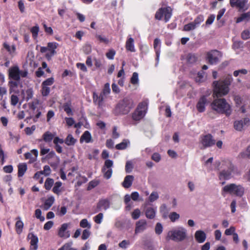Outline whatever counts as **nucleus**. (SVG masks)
Listing matches in <instances>:
<instances>
[{
  "label": "nucleus",
  "instance_id": "1",
  "mask_svg": "<svg viewBox=\"0 0 250 250\" xmlns=\"http://www.w3.org/2000/svg\"><path fill=\"white\" fill-rule=\"evenodd\" d=\"M232 80L231 75H229L226 76L224 80L213 82V97L219 98L226 95L229 91V86Z\"/></svg>",
  "mask_w": 250,
  "mask_h": 250
},
{
  "label": "nucleus",
  "instance_id": "2",
  "mask_svg": "<svg viewBox=\"0 0 250 250\" xmlns=\"http://www.w3.org/2000/svg\"><path fill=\"white\" fill-rule=\"evenodd\" d=\"M211 109L219 114H225L229 116L231 112L229 104L224 98L215 99L210 104Z\"/></svg>",
  "mask_w": 250,
  "mask_h": 250
},
{
  "label": "nucleus",
  "instance_id": "3",
  "mask_svg": "<svg viewBox=\"0 0 250 250\" xmlns=\"http://www.w3.org/2000/svg\"><path fill=\"white\" fill-rule=\"evenodd\" d=\"M134 105V102L131 99L125 98L118 104L115 111L117 114H126Z\"/></svg>",
  "mask_w": 250,
  "mask_h": 250
},
{
  "label": "nucleus",
  "instance_id": "4",
  "mask_svg": "<svg viewBox=\"0 0 250 250\" xmlns=\"http://www.w3.org/2000/svg\"><path fill=\"white\" fill-rule=\"evenodd\" d=\"M147 109V102L140 103L135 110L132 114V119L135 121H139L145 116Z\"/></svg>",
  "mask_w": 250,
  "mask_h": 250
},
{
  "label": "nucleus",
  "instance_id": "5",
  "mask_svg": "<svg viewBox=\"0 0 250 250\" xmlns=\"http://www.w3.org/2000/svg\"><path fill=\"white\" fill-rule=\"evenodd\" d=\"M187 236V230L180 227L174 230L170 231L167 234V238L176 241H181L184 240Z\"/></svg>",
  "mask_w": 250,
  "mask_h": 250
},
{
  "label": "nucleus",
  "instance_id": "6",
  "mask_svg": "<svg viewBox=\"0 0 250 250\" xmlns=\"http://www.w3.org/2000/svg\"><path fill=\"white\" fill-rule=\"evenodd\" d=\"M223 191L226 193L242 196L244 193V188L240 185L230 184L223 187Z\"/></svg>",
  "mask_w": 250,
  "mask_h": 250
},
{
  "label": "nucleus",
  "instance_id": "7",
  "mask_svg": "<svg viewBox=\"0 0 250 250\" xmlns=\"http://www.w3.org/2000/svg\"><path fill=\"white\" fill-rule=\"evenodd\" d=\"M199 142L201 145V148L205 149L214 146L216 141L210 134H207L200 136Z\"/></svg>",
  "mask_w": 250,
  "mask_h": 250
},
{
  "label": "nucleus",
  "instance_id": "8",
  "mask_svg": "<svg viewBox=\"0 0 250 250\" xmlns=\"http://www.w3.org/2000/svg\"><path fill=\"white\" fill-rule=\"evenodd\" d=\"M172 15V9L170 7L160 8L156 13L155 18L158 20H162L163 16L165 21L167 22Z\"/></svg>",
  "mask_w": 250,
  "mask_h": 250
},
{
  "label": "nucleus",
  "instance_id": "9",
  "mask_svg": "<svg viewBox=\"0 0 250 250\" xmlns=\"http://www.w3.org/2000/svg\"><path fill=\"white\" fill-rule=\"evenodd\" d=\"M113 165V162L109 159L105 160L104 166L102 168V172L104 174V176L106 179H109L111 178L112 174V169L111 168Z\"/></svg>",
  "mask_w": 250,
  "mask_h": 250
},
{
  "label": "nucleus",
  "instance_id": "10",
  "mask_svg": "<svg viewBox=\"0 0 250 250\" xmlns=\"http://www.w3.org/2000/svg\"><path fill=\"white\" fill-rule=\"evenodd\" d=\"M221 57V53L216 50H211L207 53V59L211 64L216 63Z\"/></svg>",
  "mask_w": 250,
  "mask_h": 250
},
{
  "label": "nucleus",
  "instance_id": "11",
  "mask_svg": "<svg viewBox=\"0 0 250 250\" xmlns=\"http://www.w3.org/2000/svg\"><path fill=\"white\" fill-rule=\"evenodd\" d=\"M248 0H229V4L232 7L238 8L240 10L248 9Z\"/></svg>",
  "mask_w": 250,
  "mask_h": 250
},
{
  "label": "nucleus",
  "instance_id": "12",
  "mask_svg": "<svg viewBox=\"0 0 250 250\" xmlns=\"http://www.w3.org/2000/svg\"><path fill=\"white\" fill-rule=\"evenodd\" d=\"M148 203H145L142 205V207L144 208V210L145 212L146 218L152 219L155 217L157 208L152 207H148Z\"/></svg>",
  "mask_w": 250,
  "mask_h": 250
},
{
  "label": "nucleus",
  "instance_id": "13",
  "mask_svg": "<svg viewBox=\"0 0 250 250\" xmlns=\"http://www.w3.org/2000/svg\"><path fill=\"white\" fill-rule=\"evenodd\" d=\"M250 124V119L248 118H245L242 120L234 122V127L237 131H241L247 127Z\"/></svg>",
  "mask_w": 250,
  "mask_h": 250
},
{
  "label": "nucleus",
  "instance_id": "14",
  "mask_svg": "<svg viewBox=\"0 0 250 250\" xmlns=\"http://www.w3.org/2000/svg\"><path fill=\"white\" fill-rule=\"evenodd\" d=\"M234 169V166L231 164H229L227 170H223L220 172L219 179L220 180H229L230 179L231 174L233 172Z\"/></svg>",
  "mask_w": 250,
  "mask_h": 250
},
{
  "label": "nucleus",
  "instance_id": "15",
  "mask_svg": "<svg viewBox=\"0 0 250 250\" xmlns=\"http://www.w3.org/2000/svg\"><path fill=\"white\" fill-rule=\"evenodd\" d=\"M58 43L57 42H48L47 44L48 52L45 54V57L48 60H50L52 56L56 53L55 49L57 48Z\"/></svg>",
  "mask_w": 250,
  "mask_h": 250
},
{
  "label": "nucleus",
  "instance_id": "16",
  "mask_svg": "<svg viewBox=\"0 0 250 250\" xmlns=\"http://www.w3.org/2000/svg\"><path fill=\"white\" fill-rule=\"evenodd\" d=\"M68 227V224L67 223H64L62 225L58 230V235L59 237L64 239L70 237V232L67 230Z\"/></svg>",
  "mask_w": 250,
  "mask_h": 250
},
{
  "label": "nucleus",
  "instance_id": "17",
  "mask_svg": "<svg viewBox=\"0 0 250 250\" xmlns=\"http://www.w3.org/2000/svg\"><path fill=\"white\" fill-rule=\"evenodd\" d=\"M208 101L205 96H202L196 104V108L199 112H203L206 109V105L208 104Z\"/></svg>",
  "mask_w": 250,
  "mask_h": 250
},
{
  "label": "nucleus",
  "instance_id": "18",
  "mask_svg": "<svg viewBox=\"0 0 250 250\" xmlns=\"http://www.w3.org/2000/svg\"><path fill=\"white\" fill-rule=\"evenodd\" d=\"M20 70L18 66H14L9 69V76L14 80L19 81L20 80Z\"/></svg>",
  "mask_w": 250,
  "mask_h": 250
},
{
  "label": "nucleus",
  "instance_id": "19",
  "mask_svg": "<svg viewBox=\"0 0 250 250\" xmlns=\"http://www.w3.org/2000/svg\"><path fill=\"white\" fill-rule=\"evenodd\" d=\"M27 238L30 240V249L37 250L39 241L38 237L33 233L31 232L28 234Z\"/></svg>",
  "mask_w": 250,
  "mask_h": 250
},
{
  "label": "nucleus",
  "instance_id": "20",
  "mask_svg": "<svg viewBox=\"0 0 250 250\" xmlns=\"http://www.w3.org/2000/svg\"><path fill=\"white\" fill-rule=\"evenodd\" d=\"M147 225L145 220H140L136 224L135 233L142 232L147 229Z\"/></svg>",
  "mask_w": 250,
  "mask_h": 250
},
{
  "label": "nucleus",
  "instance_id": "21",
  "mask_svg": "<svg viewBox=\"0 0 250 250\" xmlns=\"http://www.w3.org/2000/svg\"><path fill=\"white\" fill-rule=\"evenodd\" d=\"M126 49L131 52H135L134 39L130 36L128 37L125 43Z\"/></svg>",
  "mask_w": 250,
  "mask_h": 250
},
{
  "label": "nucleus",
  "instance_id": "22",
  "mask_svg": "<svg viewBox=\"0 0 250 250\" xmlns=\"http://www.w3.org/2000/svg\"><path fill=\"white\" fill-rule=\"evenodd\" d=\"M195 238L198 243H203L206 240V234L203 230H197L195 233Z\"/></svg>",
  "mask_w": 250,
  "mask_h": 250
},
{
  "label": "nucleus",
  "instance_id": "23",
  "mask_svg": "<svg viewBox=\"0 0 250 250\" xmlns=\"http://www.w3.org/2000/svg\"><path fill=\"white\" fill-rule=\"evenodd\" d=\"M133 180V176L130 175L126 176L122 183L123 187L125 188H130L132 184Z\"/></svg>",
  "mask_w": 250,
  "mask_h": 250
},
{
  "label": "nucleus",
  "instance_id": "24",
  "mask_svg": "<svg viewBox=\"0 0 250 250\" xmlns=\"http://www.w3.org/2000/svg\"><path fill=\"white\" fill-rule=\"evenodd\" d=\"M106 96V95H104L102 93L99 96H98L95 93H94L93 101L96 104H98L99 106H100L102 105L103 102Z\"/></svg>",
  "mask_w": 250,
  "mask_h": 250
},
{
  "label": "nucleus",
  "instance_id": "25",
  "mask_svg": "<svg viewBox=\"0 0 250 250\" xmlns=\"http://www.w3.org/2000/svg\"><path fill=\"white\" fill-rule=\"evenodd\" d=\"M109 201L107 199H105L101 200L97 205V208L99 209H104V210H106L109 208Z\"/></svg>",
  "mask_w": 250,
  "mask_h": 250
},
{
  "label": "nucleus",
  "instance_id": "26",
  "mask_svg": "<svg viewBox=\"0 0 250 250\" xmlns=\"http://www.w3.org/2000/svg\"><path fill=\"white\" fill-rule=\"evenodd\" d=\"M160 213L164 218H167L170 209L167 206L163 204L160 207Z\"/></svg>",
  "mask_w": 250,
  "mask_h": 250
},
{
  "label": "nucleus",
  "instance_id": "27",
  "mask_svg": "<svg viewBox=\"0 0 250 250\" xmlns=\"http://www.w3.org/2000/svg\"><path fill=\"white\" fill-rule=\"evenodd\" d=\"M250 21V11L242 14L237 19L236 22L239 23L242 21Z\"/></svg>",
  "mask_w": 250,
  "mask_h": 250
},
{
  "label": "nucleus",
  "instance_id": "28",
  "mask_svg": "<svg viewBox=\"0 0 250 250\" xmlns=\"http://www.w3.org/2000/svg\"><path fill=\"white\" fill-rule=\"evenodd\" d=\"M161 42L160 40L158 39H155L154 41V47L155 49L156 54V59L157 61H158L159 58L160 57V46Z\"/></svg>",
  "mask_w": 250,
  "mask_h": 250
},
{
  "label": "nucleus",
  "instance_id": "29",
  "mask_svg": "<svg viewBox=\"0 0 250 250\" xmlns=\"http://www.w3.org/2000/svg\"><path fill=\"white\" fill-rule=\"evenodd\" d=\"M27 170V165L25 163H21L18 165V176L22 177Z\"/></svg>",
  "mask_w": 250,
  "mask_h": 250
},
{
  "label": "nucleus",
  "instance_id": "30",
  "mask_svg": "<svg viewBox=\"0 0 250 250\" xmlns=\"http://www.w3.org/2000/svg\"><path fill=\"white\" fill-rule=\"evenodd\" d=\"M91 140V135L88 131H85L82 135L80 141H84L86 143H90Z\"/></svg>",
  "mask_w": 250,
  "mask_h": 250
},
{
  "label": "nucleus",
  "instance_id": "31",
  "mask_svg": "<svg viewBox=\"0 0 250 250\" xmlns=\"http://www.w3.org/2000/svg\"><path fill=\"white\" fill-rule=\"evenodd\" d=\"M130 144V142L128 140L125 139L120 144H117L115 146V148L118 150H123L125 149L128 145Z\"/></svg>",
  "mask_w": 250,
  "mask_h": 250
},
{
  "label": "nucleus",
  "instance_id": "32",
  "mask_svg": "<svg viewBox=\"0 0 250 250\" xmlns=\"http://www.w3.org/2000/svg\"><path fill=\"white\" fill-rule=\"evenodd\" d=\"M54 201L55 199L53 196L48 198L44 202L43 206L44 209L48 210L53 204Z\"/></svg>",
  "mask_w": 250,
  "mask_h": 250
},
{
  "label": "nucleus",
  "instance_id": "33",
  "mask_svg": "<svg viewBox=\"0 0 250 250\" xmlns=\"http://www.w3.org/2000/svg\"><path fill=\"white\" fill-rule=\"evenodd\" d=\"M159 198V194L156 191H153L148 197V200L146 203H153Z\"/></svg>",
  "mask_w": 250,
  "mask_h": 250
},
{
  "label": "nucleus",
  "instance_id": "34",
  "mask_svg": "<svg viewBox=\"0 0 250 250\" xmlns=\"http://www.w3.org/2000/svg\"><path fill=\"white\" fill-rule=\"evenodd\" d=\"M64 142L67 146H73L76 142V140L74 139L71 134H69L64 141Z\"/></svg>",
  "mask_w": 250,
  "mask_h": 250
},
{
  "label": "nucleus",
  "instance_id": "35",
  "mask_svg": "<svg viewBox=\"0 0 250 250\" xmlns=\"http://www.w3.org/2000/svg\"><path fill=\"white\" fill-rule=\"evenodd\" d=\"M62 108L64 111L68 115H72L73 113L71 109V103L70 102H67L63 104Z\"/></svg>",
  "mask_w": 250,
  "mask_h": 250
},
{
  "label": "nucleus",
  "instance_id": "36",
  "mask_svg": "<svg viewBox=\"0 0 250 250\" xmlns=\"http://www.w3.org/2000/svg\"><path fill=\"white\" fill-rule=\"evenodd\" d=\"M205 79V73L203 71H201L197 73V75L195 78V81L197 83H200L203 82Z\"/></svg>",
  "mask_w": 250,
  "mask_h": 250
},
{
  "label": "nucleus",
  "instance_id": "37",
  "mask_svg": "<svg viewBox=\"0 0 250 250\" xmlns=\"http://www.w3.org/2000/svg\"><path fill=\"white\" fill-rule=\"evenodd\" d=\"M17 219H19L18 220L16 223V228L17 232L18 234H20L22 230V229L23 227V223L21 220V217H19L17 218Z\"/></svg>",
  "mask_w": 250,
  "mask_h": 250
},
{
  "label": "nucleus",
  "instance_id": "38",
  "mask_svg": "<svg viewBox=\"0 0 250 250\" xmlns=\"http://www.w3.org/2000/svg\"><path fill=\"white\" fill-rule=\"evenodd\" d=\"M187 62L189 64L195 63L197 60V58L195 54H188L186 57Z\"/></svg>",
  "mask_w": 250,
  "mask_h": 250
},
{
  "label": "nucleus",
  "instance_id": "39",
  "mask_svg": "<svg viewBox=\"0 0 250 250\" xmlns=\"http://www.w3.org/2000/svg\"><path fill=\"white\" fill-rule=\"evenodd\" d=\"M244 47L243 42L241 41H235L232 45V48L235 50H242Z\"/></svg>",
  "mask_w": 250,
  "mask_h": 250
},
{
  "label": "nucleus",
  "instance_id": "40",
  "mask_svg": "<svg viewBox=\"0 0 250 250\" xmlns=\"http://www.w3.org/2000/svg\"><path fill=\"white\" fill-rule=\"evenodd\" d=\"M3 47L4 48L7 50V51L10 54H12L15 52L16 50V47L14 45H12L10 46L8 43L7 42L3 43Z\"/></svg>",
  "mask_w": 250,
  "mask_h": 250
},
{
  "label": "nucleus",
  "instance_id": "41",
  "mask_svg": "<svg viewBox=\"0 0 250 250\" xmlns=\"http://www.w3.org/2000/svg\"><path fill=\"white\" fill-rule=\"evenodd\" d=\"M196 28H197V27L192 21L185 24L184 26L183 30L185 31H190L194 30Z\"/></svg>",
  "mask_w": 250,
  "mask_h": 250
},
{
  "label": "nucleus",
  "instance_id": "42",
  "mask_svg": "<svg viewBox=\"0 0 250 250\" xmlns=\"http://www.w3.org/2000/svg\"><path fill=\"white\" fill-rule=\"evenodd\" d=\"M54 184V180L53 179L48 178L44 183V187L46 189L49 190L52 187Z\"/></svg>",
  "mask_w": 250,
  "mask_h": 250
},
{
  "label": "nucleus",
  "instance_id": "43",
  "mask_svg": "<svg viewBox=\"0 0 250 250\" xmlns=\"http://www.w3.org/2000/svg\"><path fill=\"white\" fill-rule=\"evenodd\" d=\"M80 226L83 228H87L90 229L91 227V224L88 222L86 219H82L80 223Z\"/></svg>",
  "mask_w": 250,
  "mask_h": 250
},
{
  "label": "nucleus",
  "instance_id": "44",
  "mask_svg": "<svg viewBox=\"0 0 250 250\" xmlns=\"http://www.w3.org/2000/svg\"><path fill=\"white\" fill-rule=\"evenodd\" d=\"M62 183L61 182H56L52 189L53 192L57 194H59L61 192L60 188L62 186Z\"/></svg>",
  "mask_w": 250,
  "mask_h": 250
},
{
  "label": "nucleus",
  "instance_id": "45",
  "mask_svg": "<svg viewBox=\"0 0 250 250\" xmlns=\"http://www.w3.org/2000/svg\"><path fill=\"white\" fill-rule=\"evenodd\" d=\"M30 31L32 33L33 38L34 39H37L38 35L39 27L38 26H35L31 28Z\"/></svg>",
  "mask_w": 250,
  "mask_h": 250
},
{
  "label": "nucleus",
  "instance_id": "46",
  "mask_svg": "<svg viewBox=\"0 0 250 250\" xmlns=\"http://www.w3.org/2000/svg\"><path fill=\"white\" fill-rule=\"evenodd\" d=\"M204 20V17L202 15H199L197 17L193 22L195 25V26L197 27L199 26L201 22H202Z\"/></svg>",
  "mask_w": 250,
  "mask_h": 250
},
{
  "label": "nucleus",
  "instance_id": "47",
  "mask_svg": "<svg viewBox=\"0 0 250 250\" xmlns=\"http://www.w3.org/2000/svg\"><path fill=\"white\" fill-rule=\"evenodd\" d=\"M50 89L48 86L42 84V94L43 96H47L49 95Z\"/></svg>",
  "mask_w": 250,
  "mask_h": 250
},
{
  "label": "nucleus",
  "instance_id": "48",
  "mask_svg": "<svg viewBox=\"0 0 250 250\" xmlns=\"http://www.w3.org/2000/svg\"><path fill=\"white\" fill-rule=\"evenodd\" d=\"M169 218L170 219L171 221L174 222L176 220H178L180 218V215L179 214L175 212H171L169 215Z\"/></svg>",
  "mask_w": 250,
  "mask_h": 250
},
{
  "label": "nucleus",
  "instance_id": "49",
  "mask_svg": "<svg viewBox=\"0 0 250 250\" xmlns=\"http://www.w3.org/2000/svg\"><path fill=\"white\" fill-rule=\"evenodd\" d=\"M130 244L129 240H124L119 244V247L122 249H126Z\"/></svg>",
  "mask_w": 250,
  "mask_h": 250
},
{
  "label": "nucleus",
  "instance_id": "50",
  "mask_svg": "<svg viewBox=\"0 0 250 250\" xmlns=\"http://www.w3.org/2000/svg\"><path fill=\"white\" fill-rule=\"evenodd\" d=\"M26 100L28 101L29 100L32 98L33 96V90L32 88H28L25 91Z\"/></svg>",
  "mask_w": 250,
  "mask_h": 250
},
{
  "label": "nucleus",
  "instance_id": "51",
  "mask_svg": "<svg viewBox=\"0 0 250 250\" xmlns=\"http://www.w3.org/2000/svg\"><path fill=\"white\" fill-rule=\"evenodd\" d=\"M131 83L133 84H138L139 79H138V74L137 72H134L132 74V76L131 78Z\"/></svg>",
  "mask_w": 250,
  "mask_h": 250
},
{
  "label": "nucleus",
  "instance_id": "52",
  "mask_svg": "<svg viewBox=\"0 0 250 250\" xmlns=\"http://www.w3.org/2000/svg\"><path fill=\"white\" fill-rule=\"evenodd\" d=\"M140 215L141 211L138 208L135 209L131 213L132 218L134 220L138 219Z\"/></svg>",
  "mask_w": 250,
  "mask_h": 250
},
{
  "label": "nucleus",
  "instance_id": "53",
  "mask_svg": "<svg viewBox=\"0 0 250 250\" xmlns=\"http://www.w3.org/2000/svg\"><path fill=\"white\" fill-rule=\"evenodd\" d=\"M103 217V214L102 213H99L94 217V220L97 224H100L102 222Z\"/></svg>",
  "mask_w": 250,
  "mask_h": 250
},
{
  "label": "nucleus",
  "instance_id": "54",
  "mask_svg": "<svg viewBox=\"0 0 250 250\" xmlns=\"http://www.w3.org/2000/svg\"><path fill=\"white\" fill-rule=\"evenodd\" d=\"M19 99L18 97L15 95H12L10 99L11 104L15 106L18 103Z\"/></svg>",
  "mask_w": 250,
  "mask_h": 250
},
{
  "label": "nucleus",
  "instance_id": "55",
  "mask_svg": "<svg viewBox=\"0 0 250 250\" xmlns=\"http://www.w3.org/2000/svg\"><path fill=\"white\" fill-rule=\"evenodd\" d=\"M133 168V166L132 163L130 161H127L125 167V171L127 173H130L131 172Z\"/></svg>",
  "mask_w": 250,
  "mask_h": 250
},
{
  "label": "nucleus",
  "instance_id": "56",
  "mask_svg": "<svg viewBox=\"0 0 250 250\" xmlns=\"http://www.w3.org/2000/svg\"><path fill=\"white\" fill-rule=\"evenodd\" d=\"M53 138V135L49 132H46L43 134V139L45 142H50Z\"/></svg>",
  "mask_w": 250,
  "mask_h": 250
},
{
  "label": "nucleus",
  "instance_id": "57",
  "mask_svg": "<svg viewBox=\"0 0 250 250\" xmlns=\"http://www.w3.org/2000/svg\"><path fill=\"white\" fill-rule=\"evenodd\" d=\"M110 92V84L109 83H106L104 84V88L103 90L102 93L104 95H107Z\"/></svg>",
  "mask_w": 250,
  "mask_h": 250
},
{
  "label": "nucleus",
  "instance_id": "58",
  "mask_svg": "<svg viewBox=\"0 0 250 250\" xmlns=\"http://www.w3.org/2000/svg\"><path fill=\"white\" fill-rule=\"evenodd\" d=\"M89 229H85L83 230L82 235V239L83 240H86L90 236L91 232Z\"/></svg>",
  "mask_w": 250,
  "mask_h": 250
},
{
  "label": "nucleus",
  "instance_id": "59",
  "mask_svg": "<svg viewBox=\"0 0 250 250\" xmlns=\"http://www.w3.org/2000/svg\"><path fill=\"white\" fill-rule=\"evenodd\" d=\"M35 216L41 221L43 222L44 221L45 218L43 216H42V211L40 209H37L35 210Z\"/></svg>",
  "mask_w": 250,
  "mask_h": 250
},
{
  "label": "nucleus",
  "instance_id": "60",
  "mask_svg": "<svg viewBox=\"0 0 250 250\" xmlns=\"http://www.w3.org/2000/svg\"><path fill=\"white\" fill-rule=\"evenodd\" d=\"M241 37L245 40L250 38V31L248 30H244L241 33Z\"/></svg>",
  "mask_w": 250,
  "mask_h": 250
},
{
  "label": "nucleus",
  "instance_id": "61",
  "mask_svg": "<svg viewBox=\"0 0 250 250\" xmlns=\"http://www.w3.org/2000/svg\"><path fill=\"white\" fill-rule=\"evenodd\" d=\"M235 227L231 226L229 229H226L225 231V234L226 235H230L231 234L233 235L235 233Z\"/></svg>",
  "mask_w": 250,
  "mask_h": 250
},
{
  "label": "nucleus",
  "instance_id": "62",
  "mask_svg": "<svg viewBox=\"0 0 250 250\" xmlns=\"http://www.w3.org/2000/svg\"><path fill=\"white\" fill-rule=\"evenodd\" d=\"M54 80L53 78H49L42 82V85L48 86L51 85L54 83Z\"/></svg>",
  "mask_w": 250,
  "mask_h": 250
},
{
  "label": "nucleus",
  "instance_id": "63",
  "mask_svg": "<svg viewBox=\"0 0 250 250\" xmlns=\"http://www.w3.org/2000/svg\"><path fill=\"white\" fill-rule=\"evenodd\" d=\"M39 104V100L38 99H35L33 101L29 104V105L30 108L32 109L33 110H35L37 108Z\"/></svg>",
  "mask_w": 250,
  "mask_h": 250
},
{
  "label": "nucleus",
  "instance_id": "64",
  "mask_svg": "<svg viewBox=\"0 0 250 250\" xmlns=\"http://www.w3.org/2000/svg\"><path fill=\"white\" fill-rule=\"evenodd\" d=\"M42 174L45 176H48L51 173V169L48 166H45L43 167V170L41 171Z\"/></svg>",
  "mask_w": 250,
  "mask_h": 250
}]
</instances>
